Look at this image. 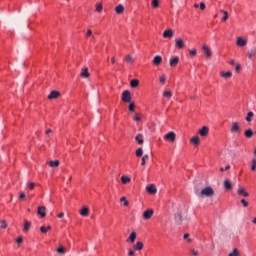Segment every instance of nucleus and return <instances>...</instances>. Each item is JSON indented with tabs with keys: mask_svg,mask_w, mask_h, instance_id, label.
<instances>
[{
	"mask_svg": "<svg viewBox=\"0 0 256 256\" xmlns=\"http://www.w3.org/2000/svg\"><path fill=\"white\" fill-rule=\"evenodd\" d=\"M135 239H137V233L132 232L128 239L126 240L127 243H135Z\"/></svg>",
	"mask_w": 256,
	"mask_h": 256,
	"instance_id": "dca6fc26",
	"label": "nucleus"
},
{
	"mask_svg": "<svg viewBox=\"0 0 256 256\" xmlns=\"http://www.w3.org/2000/svg\"><path fill=\"white\" fill-rule=\"evenodd\" d=\"M129 111H131L132 113H133V111H135V104H134V102L130 103Z\"/></svg>",
	"mask_w": 256,
	"mask_h": 256,
	"instance_id": "3c124183",
	"label": "nucleus"
},
{
	"mask_svg": "<svg viewBox=\"0 0 256 256\" xmlns=\"http://www.w3.org/2000/svg\"><path fill=\"white\" fill-rule=\"evenodd\" d=\"M120 202L121 203H124V207H129V201H127V198L126 197H122L120 199Z\"/></svg>",
	"mask_w": 256,
	"mask_h": 256,
	"instance_id": "4c0bfd02",
	"label": "nucleus"
},
{
	"mask_svg": "<svg viewBox=\"0 0 256 256\" xmlns=\"http://www.w3.org/2000/svg\"><path fill=\"white\" fill-rule=\"evenodd\" d=\"M1 229H7V222L5 220L1 221V225H0Z\"/></svg>",
	"mask_w": 256,
	"mask_h": 256,
	"instance_id": "37998d69",
	"label": "nucleus"
},
{
	"mask_svg": "<svg viewBox=\"0 0 256 256\" xmlns=\"http://www.w3.org/2000/svg\"><path fill=\"white\" fill-rule=\"evenodd\" d=\"M230 131L231 133H241V127L239 126V123L237 122L232 123V127Z\"/></svg>",
	"mask_w": 256,
	"mask_h": 256,
	"instance_id": "9d476101",
	"label": "nucleus"
},
{
	"mask_svg": "<svg viewBox=\"0 0 256 256\" xmlns=\"http://www.w3.org/2000/svg\"><path fill=\"white\" fill-rule=\"evenodd\" d=\"M47 208L45 206H39L37 210V215H40V217L44 218L47 216Z\"/></svg>",
	"mask_w": 256,
	"mask_h": 256,
	"instance_id": "6e6552de",
	"label": "nucleus"
},
{
	"mask_svg": "<svg viewBox=\"0 0 256 256\" xmlns=\"http://www.w3.org/2000/svg\"><path fill=\"white\" fill-rule=\"evenodd\" d=\"M189 54H190L192 57H195V56L197 55V50H196V49L189 50Z\"/></svg>",
	"mask_w": 256,
	"mask_h": 256,
	"instance_id": "8fccbe9b",
	"label": "nucleus"
},
{
	"mask_svg": "<svg viewBox=\"0 0 256 256\" xmlns=\"http://www.w3.org/2000/svg\"><path fill=\"white\" fill-rule=\"evenodd\" d=\"M130 86H131L133 89H135V87H139V80H137V79L131 80Z\"/></svg>",
	"mask_w": 256,
	"mask_h": 256,
	"instance_id": "2f4dec72",
	"label": "nucleus"
},
{
	"mask_svg": "<svg viewBox=\"0 0 256 256\" xmlns=\"http://www.w3.org/2000/svg\"><path fill=\"white\" fill-rule=\"evenodd\" d=\"M200 139H199V136H193L191 139H190V143H192V145H199L200 143Z\"/></svg>",
	"mask_w": 256,
	"mask_h": 256,
	"instance_id": "4be33fe9",
	"label": "nucleus"
},
{
	"mask_svg": "<svg viewBox=\"0 0 256 256\" xmlns=\"http://www.w3.org/2000/svg\"><path fill=\"white\" fill-rule=\"evenodd\" d=\"M224 189H226V191H231L233 189V184H231L230 180L224 181Z\"/></svg>",
	"mask_w": 256,
	"mask_h": 256,
	"instance_id": "a211bd4d",
	"label": "nucleus"
},
{
	"mask_svg": "<svg viewBox=\"0 0 256 256\" xmlns=\"http://www.w3.org/2000/svg\"><path fill=\"white\" fill-rule=\"evenodd\" d=\"M26 195L25 192L20 193L19 199H25Z\"/></svg>",
	"mask_w": 256,
	"mask_h": 256,
	"instance_id": "0e129e2a",
	"label": "nucleus"
},
{
	"mask_svg": "<svg viewBox=\"0 0 256 256\" xmlns=\"http://www.w3.org/2000/svg\"><path fill=\"white\" fill-rule=\"evenodd\" d=\"M153 209H148L146 211H144L143 213V219H145L146 221H149V219H151L153 217Z\"/></svg>",
	"mask_w": 256,
	"mask_h": 256,
	"instance_id": "423d86ee",
	"label": "nucleus"
},
{
	"mask_svg": "<svg viewBox=\"0 0 256 256\" xmlns=\"http://www.w3.org/2000/svg\"><path fill=\"white\" fill-rule=\"evenodd\" d=\"M198 134L200 137H207L209 135V127L203 126L199 131Z\"/></svg>",
	"mask_w": 256,
	"mask_h": 256,
	"instance_id": "0eeeda50",
	"label": "nucleus"
},
{
	"mask_svg": "<svg viewBox=\"0 0 256 256\" xmlns=\"http://www.w3.org/2000/svg\"><path fill=\"white\" fill-rule=\"evenodd\" d=\"M146 191L148 193H150L151 195H155V193H157V188L155 187V185L150 184V185L146 186Z\"/></svg>",
	"mask_w": 256,
	"mask_h": 256,
	"instance_id": "f8f14e48",
	"label": "nucleus"
},
{
	"mask_svg": "<svg viewBox=\"0 0 256 256\" xmlns=\"http://www.w3.org/2000/svg\"><path fill=\"white\" fill-rule=\"evenodd\" d=\"M163 58L159 55L155 56L153 59V65H161Z\"/></svg>",
	"mask_w": 256,
	"mask_h": 256,
	"instance_id": "aec40b11",
	"label": "nucleus"
},
{
	"mask_svg": "<svg viewBox=\"0 0 256 256\" xmlns=\"http://www.w3.org/2000/svg\"><path fill=\"white\" fill-rule=\"evenodd\" d=\"M220 77H223V79H231V77H233V73H231V71L221 72Z\"/></svg>",
	"mask_w": 256,
	"mask_h": 256,
	"instance_id": "6ab92c4d",
	"label": "nucleus"
},
{
	"mask_svg": "<svg viewBox=\"0 0 256 256\" xmlns=\"http://www.w3.org/2000/svg\"><path fill=\"white\" fill-rule=\"evenodd\" d=\"M147 159H149V155L145 154V155L142 157L141 165H145Z\"/></svg>",
	"mask_w": 256,
	"mask_h": 256,
	"instance_id": "79ce46f5",
	"label": "nucleus"
},
{
	"mask_svg": "<svg viewBox=\"0 0 256 256\" xmlns=\"http://www.w3.org/2000/svg\"><path fill=\"white\" fill-rule=\"evenodd\" d=\"M237 45L238 47H245V45H247V40L242 37H238Z\"/></svg>",
	"mask_w": 256,
	"mask_h": 256,
	"instance_id": "2eb2a0df",
	"label": "nucleus"
},
{
	"mask_svg": "<svg viewBox=\"0 0 256 256\" xmlns=\"http://www.w3.org/2000/svg\"><path fill=\"white\" fill-rule=\"evenodd\" d=\"M205 3H203V2H201L200 3V9L202 10V11H205Z\"/></svg>",
	"mask_w": 256,
	"mask_h": 256,
	"instance_id": "680f3d73",
	"label": "nucleus"
},
{
	"mask_svg": "<svg viewBox=\"0 0 256 256\" xmlns=\"http://www.w3.org/2000/svg\"><path fill=\"white\" fill-rule=\"evenodd\" d=\"M143 155V148H138L136 150V157H141Z\"/></svg>",
	"mask_w": 256,
	"mask_h": 256,
	"instance_id": "ea45409f",
	"label": "nucleus"
},
{
	"mask_svg": "<svg viewBox=\"0 0 256 256\" xmlns=\"http://www.w3.org/2000/svg\"><path fill=\"white\" fill-rule=\"evenodd\" d=\"M125 61H126L127 63H134V62H135V59L132 58V56L128 54V55H126V57H125Z\"/></svg>",
	"mask_w": 256,
	"mask_h": 256,
	"instance_id": "f704fd0d",
	"label": "nucleus"
},
{
	"mask_svg": "<svg viewBox=\"0 0 256 256\" xmlns=\"http://www.w3.org/2000/svg\"><path fill=\"white\" fill-rule=\"evenodd\" d=\"M123 11H125V7L122 4L116 6V8H115L116 13L121 14V13H123Z\"/></svg>",
	"mask_w": 256,
	"mask_h": 256,
	"instance_id": "bb28decb",
	"label": "nucleus"
},
{
	"mask_svg": "<svg viewBox=\"0 0 256 256\" xmlns=\"http://www.w3.org/2000/svg\"><path fill=\"white\" fill-rule=\"evenodd\" d=\"M128 255H129V256H135V251L129 250V251H128Z\"/></svg>",
	"mask_w": 256,
	"mask_h": 256,
	"instance_id": "e2e57ef3",
	"label": "nucleus"
},
{
	"mask_svg": "<svg viewBox=\"0 0 256 256\" xmlns=\"http://www.w3.org/2000/svg\"><path fill=\"white\" fill-rule=\"evenodd\" d=\"M59 164V160H51L50 162H48L49 167H59Z\"/></svg>",
	"mask_w": 256,
	"mask_h": 256,
	"instance_id": "cd10ccee",
	"label": "nucleus"
},
{
	"mask_svg": "<svg viewBox=\"0 0 256 256\" xmlns=\"http://www.w3.org/2000/svg\"><path fill=\"white\" fill-rule=\"evenodd\" d=\"M253 112H248V114H247V116H246V121L248 122V123H251V117H253Z\"/></svg>",
	"mask_w": 256,
	"mask_h": 256,
	"instance_id": "58836bf2",
	"label": "nucleus"
},
{
	"mask_svg": "<svg viewBox=\"0 0 256 256\" xmlns=\"http://www.w3.org/2000/svg\"><path fill=\"white\" fill-rule=\"evenodd\" d=\"M29 229H31V222L25 221L24 228H23L24 233H27Z\"/></svg>",
	"mask_w": 256,
	"mask_h": 256,
	"instance_id": "c756f323",
	"label": "nucleus"
},
{
	"mask_svg": "<svg viewBox=\"0 0 256 256\" xmlns=\"http://www.w3.org/2000/svg\"><path fill=\"white\" fill-rule=\"evenodd\" d=\"M190 253H192V255H194V256L199 255V252H198L197 250H195V249H192V250L190 251Z\"/></svg>",
	"mask_w": 256,
	"mask_h": 256,
	"instance_id": "13d9d810",
	"label": "nucleus"
},
{
	"mask_svg": "<svg viewBox=\"0 0 256 256\" xmlns=\"http://www.w3.org/2000/svg\"><path fill=\"white\" fill-rule=\"evenodd\" d=\"M240 203H242L243 207H249V203L247 202L246 199H241Z\"/></svg>",
	"mask_w": 256,
	"mask_h": 256,
	"instance_id": "a18cd8bd",
	"label": "nucleus"
},
{
	"mask_svg": "<svg viewBox=\"0 0 256 256\" xmlns=\"http://www.w3.org/2000/svg\"><path fill=\"white\" fill-rule=\"evenodd\" d=\"M229 169H231V166L227 165L225 168L221 167L220 171H229Z\"/></svg>",
	"mask_w": 256,
	"mask_h": 256,
	"instance_id": "6e6d98bb",
	"label": "nucleus"
},
{
	"mask_svg": "<svg viewBox=\"0 0 256 256\" xmlns=\"http://www.w3.org/2000/svg\"><path fill=\"white\" fill-rule=\"evenodd\" d=\"M80 215L82 217H88L89 216V208L83 207L80 211Z\"/></svg>",
	"mask_w": 256,
	"mask_h": 256,
	"instance_id": "412c9836",
	"label": "nucleus"
},
{
	"mask_svg": "<svg viewBox=\"0 0 256 256\" xmlns=\"http://www.w3.org/2000/svg\"><path fill=\"white\" fill-rule=\"evenodd\" d=\"M66 252H67V250H66L65 247H63V246H60V247L57 249V253H59V255H65Z\"/></svg>",
	"mask_w": 256,
	"mask_h": 256,
	"instance_id": "473e14b6",
	"label": "nucleus"
},
{
	"mask_svg": "<svg viewBox=\"0 0 256 256\" xmlns=\"http://www.w3.org/2000/svg\"><path fill=\"white\" fill-rule=\"evenodd\" d=\"M59 92L58 91H52L49 95H48V99H57V97H59Z\"/></svg>",
	"mask_w": 256,
	"mask_h": 256,
	"instance_id": "5701e85b",
	"label": "nucleus"
},
{
	"mask_svg": "<svg viewBox=\"0 0 256 256\" xmlns=\"http://www.w3.org/2000/svg\"><path fill=\"white\" fill-rule=\"evenodd\" d=\"M244 135H245V137H247V139H251V137H253V135H254V132L252 129H248L244 132Z\"/></svg>",
	"mask_w": 256,
	"mask_h": 256,
	"instance_id": "a878e982",
	"label": "nucleus"
},
{
	"mask_svg": "<svg viewBox=\"0 0 256 256\" xmlns=\"http://www.w3.org/2000/svg\"><path fill=\"white\" fill-rule=\"evenodd\" d=\"M58 219H63L65 217V213L61 212L57 215Z\"/></svg>",
	"mask_w": 256,
	"mask_h": 256,
	"instance_id": "052dcab7",
	"label": "nucleus"
},
{
	"mask_svg": "<svg viewBox=\"0 0 256 256\" xmlns=\"http://www.w3.org/2000/svg\"><path fill=\"white\" fill-rule=\"evenodd\" d=\"M183 239H189V233H185Z\"/></svg>",
	"mask_w": 256,
	"mask_h": 256,
	"instance_id": "69168bd1",
	"label": "nucleus"
},
{
	"mask_svg": "<svg viewBox=\"0 0 256 256\" xmlns=\"http://www.w3.org/2000/svg\"><path fill=\"white\" fill-rule=\"evenodd\" d=\"M96 11H98V13H101L103 11V6L101 4H96Z\"/></svg>",
	"mask_w": 256,
	"mask_h": 256,
	"instance_id": "c03bdc74",
	"label": "nucleus"
},
{
	"mask_svg": "<svg viewBox=\"0 0 256 256\" xmlns=\"http://www.w3.org/2000/svg\"><path fill=\"white\" fill-rule=\"evenodd\" d=\"M89 76H90L89 69L88 68H82L81 73H80V77H83L84 79H88Z\"/></svg>",
	"mask_w": 256,
	"mask_h": 256,
	"instance_id": "4468645a",
	"label": "nucleus"
},
{
	"mask_svg": "<svg viewBox=\"0 0 256 256\" xmlns=\"http://www.w3.org/2000/svg\"><path fill=\"white\" fill-rule=\"evenodd\" d=\"M163 97H165V99H171V97H173V92H171V90L164 91Z\"/></svg>",
	"mask_w": 256,
	"mask_h": 256,
	"instance_id": "393cba45",
	"label": "nucleus"
},
{
	"mask_svg": "<svg viewBox=\"0 0 256 256\" xmlns=\"http://www.w3.org/2000/svg\"><path fill=\"white\" fill-rule=\"evenodd\" d=\"M239 252L237 251V248H235L230 254L229 256H238Z\"/></svg>",
	"mask_w": 256,
	"mask_h": 256,
	"instance_id": "09e8293b",
	"label": "nucleus"
},
{
	"mask_svg": "<svg viewBox=\"0 0 256 256\" xmlns=\"http://www.w3.org/2000/svg\"><path fill=\"white\" fill-rule=\"evenodd\" d=\"M122 101L123 103H131V92L129 90L122 93Z\"/></svg>",
	"mask_w": 256,
	"mask_h": 256,
	"instance_id": "20e7f679",
	"label": "nucleus"
},
{
	"mask_svg": "<svg viewBox=\"0 0 256 256\" xmlns=\"http://www.w3.org/2000/svg\"><path fill=\"white\" fill-rule=\"evenodd\" d=\"M221 13H223V17L221 19V21H227L229 19V13H227V11L225 10H221Z\"/></svg>",
	"mask_w": 256,
	"mask_h": 256,
	"instance_id": "72a5a7b5",
	"label": "nucleus"
},
{
	"mask_svg": "<svg viewBox=\"0 0 256 256\" xmlns=\"http://www.w3.org/2000/svg\"><path fill=\"white\" fill-rule=\"evenodd\" d=\"M237 194L239 197H249V192H246L244 188H238L237 189Z\"/></svg>",
	"mask_w": 256,
	"mask_h": 256,
	"instance_id": "ddd939ff",
	"label": "nucleus"
},
{
	"mask_svg": "<svg viewBox=\"0 0 256 256\" xmlns=\"http://www.w3.org/2000/svg\"><path fill=\"white\" fill-rule=\"evenodd\" d=\"M175 139H177V134H175V132H173V131L168 132L164 136V140L165 141H170L171 143H173L175 141Z\"/></svg>",
	"mask_w": 256,
	"mask_h": 256,
	"instance_id": "7ed1b4c3",
	"label": "nucleus"
},
{
	"mask_svg": "<svg viewBox=\"0 0 256 256\" xmlns=\"http://www.w3.org/2000/svg\"><path fill=\"white\" fill-rule=\"evenodd\" d=\"M196 195L198 197H213L215 195V190L211 186L203 188L200 192L196 189Z\"/></svg>",
	"mask_w": 256,
	"mask_h": 256,
	"instance_id": "f257e3e1",
	"label": "nucleus"
},
{
	"mask_svg": "<svg viewBox=\"0 0 256 256\" xmlns=\"http://www.w3.org/2000/svg\"><path fill=\"white\" fill-rule=\"evenodd\" d=\"M235 71H237V73H239V71H241V64L236 65Z\"/></svg>",
	"mask_w": 256,
	"mask_h": 256,
	"instance_id": "bf43d9fd",
	"label": "nucleus"
},
{
	"mask_svg": "<svg viewBox=\"0 0 256 256\" xmlns=\"http://www.w3.org/2000/svg\"><path fill=\"white\" fill-rule=\"evenodd\" d=\"M143 249V242H137L136 245H134L135 251H141Z\"/></svg>",
	"mask_w": 256,
	"mask_h": 256,
	"instance_id": "c85d7f7f",
	"label": "nucleus"
},
{
	"mask_svg": "<svg viewBox=\"0 0 256 256\" xmlns=\"http://www.w3.org/2000/svg\"><path fill=\"white\" fill-rule=\"evenodd\" d=\"M165 81H167V78L165 77V75L160 76V83L162 85H165Z\"/></svg>",
	"mask_w": 256,
	"mask_h": 256,
	"instance_id": "49530a36",
	"label": "nucleus"
},
{
	"mask_svg": "<svg viewBox=\"0 0 256 256\" xmlns=\"http://www.w3.org/2000/svg\"><path fill=\"white\" fill-rule=\"evenodd\" d=\"M174 33H173V30L172 29H166L162 36L164 37V39H172Z\"/></svg>",
	"mask_w": 256,
	"mask_h": 256,
	"instance_id": "9b49d317",
	"label": "nucleus"
},
{
	"mask_svg": "<svg viewBox=\"0 0 256 256\" xmlns=\"http://www.w3.org/2000/svg\"><path fill=\"white\" fill-rule=\"evenodd\" d=\"M115 61H116V60H115V57H112V58H111V63H112V65H115Z\"/></svg>",
	"mask_w": 256,
	"mask_h": 256,
	"instance_id": "338daca9",
	"label": "nucleus"
},
{
	"mask_svg": "<svg viewBox=\"0 0 256 256\" xmlns=\"http://www.w3.org/2000/svg\"><path fill=\"white\" fill-rule=\"evenodd\" d=\"M134 121H137V122L141 121V115L136 114V116L134 117Z\"/></svg>",
	"mask_w": 256,
	"mask_h": 256,
	"instance_id": "4d7b16f0",
	"label": "nucleus"
},
{
	"mask_svg": "<svg viewBox=\"0 0 256 256\" xmlns=\"http://www.w3.org/2000/svg\"><path fill=\"white\" fill-rule=\"evenodd\" d=\"M179 63V57L174 56L170 58V67H175Z\"/></svg>",
	"mask_w": 256,
	"mask_h": 256,
	"instance_id": "f3484780",
	"label": "nucleus"
},
{
	"mask_svg": "<svg viewBox=\"0 0 256 256\" xmlns=\"http://www.w3.org/2000/svg\"><path fill=\"white\" fill-rule=\"evenodd\" d=\"M175 47H176V49H185V41H183V39H181V38L176 39Z\"/></svg>",
	"mask_w": 256,
	"mask_h": 256,
	"instance_id": "39448f33",
	"label": "nucleus"
},
{
	"mask_svg": "<svg viewBox=\"0 0 256 256\" xmlns=\"http://www.w3.org/2000/svg\"><path fill=\"white\" fill-rule=\"evenodd\" d=\"M135 141H137V143H138L139 145H143V142H144V140H143V134H138V135L135 137Z\"/></svg>",
	"mask_w": 256,
	"mask_h": 256,
	"instance_id": "b1692460",
	"label": "nucleus"
},
{
	"mask_svg": "<svg viewBox=\"0 0 256 256\" xmlns=\"http://www.w3.org/2000/svg\"><path fill=\"white\" fill-rule=\"evenodd\" d=\"M16 243H18V245H21V243H23V237L20 236L16 239Z\"/></svg>",
	"mask_w": 256,
	"mask_h": 256,
	"instance_id": "5fc2aeb1",
	"label": "nucleus"
},
{
	"mask_svg": "<svg viewBox=\"0 0 256 256\" xmlns=\"http://www.w3.org/2000/svg\"><path fill=\"white\" fill-rule=\"evenodd\" d=\"M28 188L31 190L35 189V183L34 182L28 183Z\"/></svg>",
	"mask_w": 256,
	"mask_h": 256,
	"instance_id": "864d4df0",
	"label": "nucleus"
},
{
	"mask_svg": "<svg viewBox=\"0 0 256 256\" xmlns=\"http://www.w3.org/2000/svg\"><path fill=\"white\" fill-rule=\"evenodd\" d=\"M251 170H252V171H256V159H255V158L252 160V167H251Z\"/></svg>",
	"mask_w": 256,
	"mask_h": 256,
	"instance_id": "de8ad7c7",
	"label": "nucleus"
},
{
	"mask_svg": "<svg viewBox=\"0 0 256 256\" xmlns=\"http://www.w3.org/2000/svg\"><path fill=\"white\" fill-rule=\"evenodd\" d=\"M202 51L206 59H211L213 57V51H211V48H209L207 44H204L202 46Z\"/></svg>",
	"mask_w": 256,
	"mask_h": 256,
	"instance_id": "f03ea898",
	"label": "nucleus"
},
{
	"mask_svg": "<svg viewBox=\"0 0 256 256\" xmlns=\"http://www.w3.org/2000/svg\"><path fill=\"white\" fill-rule=\"evenodd\" d=\"M86 36H87V37H92V38L95 37V36H93V31H91V29H88V30H87Z\"/></svg>",
	"mask_w": 256,
	"mask_h": 256,
	"instance_id": "603ef678",
	"label": "nucleus"
},
{
	"mask_svg": "<svg viewBox=\"0 0 256 256\" xmlns=\"http://www.w3.org/2000/svg\"><path fill=\"white\" fill-rule=\"evenodd\" d=\"M151 5H152L153 9L159 8V0H152Z\"/></svg>",
	"mask_w": 256,
	"mask_h": 256,
	"instance_id": "e433bc0d",
	"label": "nucleus"
},
{
	"mask_svg": "<svg viewBox=\"0 0 256 256\" xmlns=\"http://www.w3.org/2000/svg\"><path fill=\"white\" fill-rule=\"evenodd\" d=\"M175 223L177 225H181L183 221V216L181 215V210H178L177 213L174 215Z\"/></svg>",
	"mask_w": 256,
	"mask_h": 256,
	"instance_id": "1a4fd4ad",
	"label": "nucleus"
},
{
	"mask_svg": "<svg viewBox=\"0 0 256 256\" xmlns=\"http://www.w3.org/2000/svg\"><path fill=\"white\" fill-rule=\"evenodd\" d=\"M40 231L41 233H47V231H51V226H48V227L42 226L40 228Z\"/></svg>",
	"mask_w": 256,
	"mask_h": 256,
	"instance_id": "c9c22d12",
	"label": "nucleus"
},
{
	"mask_svg": "<svg viewBox=\"0 0 256 256\" xmlns=\"http://www.w3.org/2000/svg\"><path fill=\"white\" fill-rule=\"evenodd\" d=\"M247 55H248V59H250V61H252L253 56L255 55V52L253 50H251V51L248 52Z\"/></svg>",
	"mask_w": 256,
	"mask_h": 256,
	"instance_id": "a19ab883",
	"label": "nucleus"
},
{
	"mask_svg": "<svg viewBox=\"0 0 256 256\" xmlns=\"http://www.w3.org/2000/svg\"><path fill=\"white\" fill-rule=\"evenodd\" d=\"M121 181L124 185H127V183H131V178L129 176H122Z\"/></svg>",
	"mask_w": 256,
	"mask_h": 256,
	"instance_id": "7c9ffc66",
	"label": "nucleus"
},
{
	"mask_svg": "<svg viewBox=\"0 0 256 256\" xmlns=\"http://www.w3.org/2000/svg\"><path fill=\"white\" fill-rule=\"evenodd\" d=\"M230 65H235V60H230Z\"/></svg>",
	"mask_w": 256,
	"mask_h": 256,
	"instance_id": "774afa93",
	"label": "nucleus"
}]
</instances>
